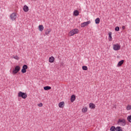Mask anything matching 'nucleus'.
Wrapping results in <instances>:
<instances>
[{
	"label": "nucleus",
	"instance_id": "a878e982",
	"mask_svg": "<svg viewBox=\"0 0 131 131\" xmlns=\"http://www.w3.org/2000/svg\"><path fill=\"white\" fill-rule=\"evenodd\" d=\"M82 69H83V70H85V71L88 70V67H86V66H82Z\"/></svg>",
	"mask_w": 131,
	"mask_h": 131
},
{
	"label": "nucleus",
	"instance_id": "9b49d317",
	"mask_svg": "<svg viewBox=\"0 0 131 131\" xmlns=\"http://www.w3.org/2000/svg\"><path fill=\"white\" fill-rule=\"evenodd\" d=\"M89 107L90 109H95V108H96V105L93 103H90L89 104Z\"/></svg>",
	"mask_w": 131,
	"mask_h": 131
},
{
	"label": "nucleus",
	"instance_id": "423d86ee",
	"mask_svg": "<svg viewBox=\"0 0 131 131\" xmlns=\"http://www.w3.org/2000/svg\"><path fill=\"white\" fill-rule=\"evenodd\" d=\"M120 45L118 43L113 45V50H114V51H119V50H120Z\"/></svg>",
	"mask_w": 131,
	"mask_h": 131
},
{
	"label": "nucleus",
	"instance_id": "39448f33",
	"mask_svg": "<svg viewBox=\"0 0 131 131\" xmlns=\"http://www.w3.org/2000/svg\"><path fill=\"white\" fill-rule=\"evenodd\" d=\"M20 69H21L20 66H16L14 70H13L12 73H13V74H17V73H18L19 71H20Z\"/></svg>",
	"mask_w": 131,
	"mask_h": 131
},
{
	"label": "nucleus",
	"instance_id": "393cba45",
	"mask_svg": "<svg viewBox=\"0 0 131 131\" xmlns=\"http://www.w3.org/2000/svg\"><path fill=\"white\" fill-rule=\"evenodd\" d=\"M126 110L129 111V110H131V105L128 104L127 105V107H126Z\"/></svg>",
	"mask_w": 131,
	"mask_h": 131
},
{
	"label": "nucleus",
	"instance_id": "f8f14e48",
	"mask_svg": "<svg viewBox=\"0 0 131 131\" xmlns=\"http://www.w3.org/2000/svg\"><path fill=\"white\" fill-rule=\"evenodd\" d=\"M123 63H124V60L120 61L117 64V67H120L122 65V64H123Z\"/></svg>",
	"mask_w": 131,
	"mask_h": 131
},
{
	"label": "nucleus",
	"instance_id": "7ed1b4c3",
	"mask_svg": "<svg viewBox=\"0 0 131 131\" xmlns=\"http://www.w3.org/2000/svg\"><path fill=\"white\" fill-rule=\"evenodd\" d=\"M18 97L23 99H26L27 98V94L20 91L18 93Z\"/></svg>",
	"mask_w": 131,
	"mask_h": 131
},
{
	"label": "nucleus",
	"instance_id": "0eeeda50",
	"mask_svg": "<svg viewBox=\"0 0 131 131\" xmlns=\"http://www.w3.org/2000/svg\"><path fill=\"white\" fill-rule=\"evenodd\" d=\"M89 24H91V20L86 21V22H84L82 24H81V27L83 28V27H85V26H88V25H89Z\"/></svg>",
	"mask_w": 131,
	"mask_h": 131
},
{
	"label": "nucleus",
	"instance_id": "6ab92c4d",
	"mask_svg": "<svg viewBox=\"0 0 131 131\" xmlns=\"http://www.w3.org/2000/svg\"><path fill=\"white\" fill-rule=\"evenodd\" d=\"M39 31H43L45 28L43 27V25H39L38 26Z\"/></svg>",
	"mask_w": 131,
	"mask_h": 131
},
{
	"label": "nucleus",
	"instance_id": "f257e3e1",
	"mask_svg": "<svg viewBox=\"0 0 131 131\" xmlns=\"http://www.w3.org/2000/svg\"><path fill=\"white\" fill-rule=\"evenodd\" d=\"M117 124L121 126H125L126 125V121L124 119H119L118 120Z\"/></svg>",
	"mask_w": 131,
	"mask_h": 131
},
{
	"label": "nucleus",
	"instance_id": "cd10ccee",
	"mask_svg": "<svg viewBox=\"0 0 131 131\" xmlns=\"http://www.w3.org/2000/svg\"><path fill=\"white\" fill-rule=\"evenodd\" d=\"M14 59H15V60H19V57L18 56H15L13 57Z\"/></svg>",
	"mask_w": 131,
	"mask_h": 131
},
{
	"label": "nucleus",
	"instance_id": "c756f323",
	"mask_svg": "<svg viewBox=\"0 0 131 131\" xmlns=\"http://www.w3.org/2000/svg\"><path fill=\"white\" fill-rule=\"evenodd\" d=\"M122 29L123 30L125 29V27L124 26H122Z\"/></svg>",
	"mask_w": 131,
	"mask_h": 131
},
{
	"label": "nucleus",
	"instance_id": "9d476101",
	"mask_svg": "<svg viewBox=\"0 0 131 131\" xmlns=\"http://www.w3.org/2000/svg\"><path fill=\"white\" fill-rule=\"evenodd\" d=\"M23 10L26 12L27 13L28 11H29V8L27 5H25L23 8Z\"/></svg>",
	"mask_w": 131,
	"mask_h": 131
},
{
	"label": "nucleus",
	"instance_id": "b1692460",
	"mask_svg": "<svg viewBox=\"0 0 131 131\" xmlns=\"http://www.w3.org/2000/svg\"><path fill=\"white\" fill-rule=\"evenodd\" d=\"M127 120L129 122L131 123V115H130L127 117Z\"/></svg>",
	"mask_w": 131,
	"mask_h": 131
},
{
	"label": "nucleus",
	"instance_id": "4468645a",
	"mask_svg": "<svg viewBox=\"0 0 131 131\" xmlns=\"http://www.w3.org/2000/svg\"><path fill=\"white\" fill-rule=\"evenodd\" d=\"M108 40L110 41L112 40V32H109L108 33Z\"/></svg>",
	"mask_w": 131,
	"mask_h": 131
},
{
	"label": "nucleus",
	"instance_id": "1a4fd4ad",
	"mask_svg": "<svg viewBox=\"0 0 131 131\" xmlns=\"http://www.w3.org/2000/svg\"><path fill=\"white\" fill-rule=\"evenodd\" d=\"M49 62L50 63H54V62H55V57H54L53 56H51L49 58Z\"/></svg>",
	"mask_w": 131,
	"mask_h": 131
},
{
	"label": "nucleus",
	"instance_id": "c85d7f7f",
	"mask_svg": "<svg viewBox=\"0 0 131 131\" xmlns=\"http://www.w3.org/2000/svg\"><path fill=\"white\" fill-rule=\"evenodd\" d=\"M38 106H39V107H42V103H40L38 104Z\"/></svg>",
	"mask_w": 131,
	"mask_h": 131
},
{
	"label": "nucleus",
	"instance_id": "f03ea898",
	"mask_svg": "<svg viewBox=\"0 0 131 131\" xmlns=\"http://www.w3.org/2000/svg\"><path fill=\"white\" fill-rule=\"evenodd\" d=\"M79 31L78 29H74L72 30L69 33V36H73L74 34H77L78 33Z\"/></svg>",
	"mask_w": 131,
	"mask_h": 131
},
{
	"label": "nucleus",
	"instance_id": "f3484780",
	"mask_svg": "<svg viewBox=\"0 0 131 131\" xmlns=\"http://www.w3.org/2000/svg\"><path fill=\"white\" fill-rule=\"evenodd\" d=\"M82 113H86V112H88V107H83L82 108Z\"/></svg>",
	"mask_w": 131,
	"mask_h": 131
},
{
	"label": "nucleus",
	"instance_id": "2eb2a0df",
	"mask_svg": "<svg viewBox=\"0 0 131 131\" xmlns=\"http://www.w3.org/2000/svg\"><path fill=\"white\" fill-rule=\"evenodd\" d=\"M75 99H76L75 95H72L70 99L71 102H72V103H73V102L75 101Z\"/></svg>",
	"mask_w": 131,
	"mask_h": 131
},
{
	"label": "nucleus",
	"instance_id": "a211bd4d",
	"mask_svg": "<svg viewBox=\"0 0 131 131\" xmlns=\"http://www.w3.org/2000/svg\"><path fill=\"white\" fill-rule=\"evenodd\" d=\"M79 15V11L78 10H75L73 12L74 16H78Z\"/></svg>",
	"mask_w": 131,
	"mask_h": 131
},
{
	"label": "nucleus",
	"instance_id": "aec40b11",
	"mask_svg": "<svg viewBox=\"0 0 131 131\" xmlns=\"http://www.w3.org/2000/svg\"><path fill=\"white\" fill-rule=\"evenodd\" d=\"M116 131H123L122 130V127L121 126H117L116 127Z\"/></svg>",
	"mask_w": 131,
	"mask_h": 131
},
{
	"label": "nucleus",
	"instance_id": "412c9836",
	"mask_svg": "<svg viewBox=\"0 0 131 131\" xmlns=\"http://www.w3.org/2000/svg\"><path fill=\"white\" fill-rule=\"evenodd\" d=\"M52 88L50 86H46L44 87L45 91H48V90H51Z\"/></svg>",
	"mask_w": 131,
	"mask_h": 131
},
{
	"label": "nucleus",
	"instance_id": "4be33fe9",
	"mask_svg": "<svg viewBox=\"0 0 131 131\" xmlns=\"http://www.w3.org/2000/svg\"><path fill=\"white\" fill-rule=\"evenodd\" d=\"M96 24H99L100 23V18L98 17L95 19Z\"/></svg>",
	"mask_w": 131,
	"mask_h": 131
},
{
	"label": "nucleus",
	"instance_id": "20e7f679",
	"mask_svg": "<svg viewBox=\"0 0 131 131\" xmlns=\"http://www.w3.org/2000/svg\"><path fill=\"white\" fill-rule=\"evenodd\" d=\"M10 19L12 21H16V19H17V13L15 12L12 13L10 14Z\"/></svg>",
	"mask_w": 131,
	"mask_h": 131
},
{
	"label": "nucleus",
	"instance_id": "5701e85b",
	"mask_svg": "<svg viewBox=\"0 0 131 131\" xmlns=\"http://www.w3.org/2000/svg\"><path fill=\"white\" fill-rule=\"evenodd\" d=\"M110 130L111 131H115V130H116V128L115 127V126H113L111 127Z\"/></svg>",
	"mask_w": 131,
	"mask_h": 131
},
{
	"label": "nucleus",
	"instance_id": "dca6fc26",
	"mask_svg": "<svg viewBox=\"0 0 131 131\" xmlns=\"http://www.w3.org/2000/svg\"><path fill=\"white\" fill-rule=\"evenodd\" d=\"M52 31V29H47L45 32L46 35H49L50 34V33Z\"/></svg>",
	"mask_w": 131,
	"mask_h": 131
},
{
	"label": "nucleus",
	"instance_id": "bb28decb",
	"mask_svg": "<svg viewBox=\"0 0 131 131\" xmlns=\"http://www.w3.org/2000/svg\"><path fill=\"white\" fill-rule=\"evenodd\" d=\"M115 31H119V27H116L115 28Z\"/></svg>",
	"mask_w": 131,
	"mask_h": 131
},
{
	"label": "nucleus",
	"instance_id": "7c9ffc66",
	"mask_svg": "<svg viewBox=\"0 0 131 131\" xmlns=\"http://www.w3.org/2000/svg\"><path fill=\"white\" fill-rule=\"evenodd\" d=\"M60 64H61V65H63V63H61Z\"/></svg>",
	"mask_w": 131,
	"mask_h": 131
},
{
	"label": "nucleus",
	"instance_id": "6e6552de",
	"mask_svg": "<svg viewBox=\"0 0 131 131\" xmlns=\"http://www.w3.org/2000/svg\"><path fill=\"white\" fill-rule=\"evenodd\" d=\"M27 68H28V66L26 64H24L23 66V69L21 70L22 73H26V69H27Z\"/></svg>",
	"mask_w": 131,
	"mask_h": 131
},
{
	"label": "nucleus",
	"instance_id": "ddd939ff",
	"mask_svg": "<svg viewBox=\"0 0 131 131\" xmlns=\"http://www.w3.org/2000/svg\"><path fill=\"white\" fill-rule=\"evenodd\" d=\"M64 104L65 103L63 101L60 102L58 104V107H59V108H63V107H64Z\"/></svg>",
	"mask_w": 131,
	"mask_h": 131
}]
</instances>
